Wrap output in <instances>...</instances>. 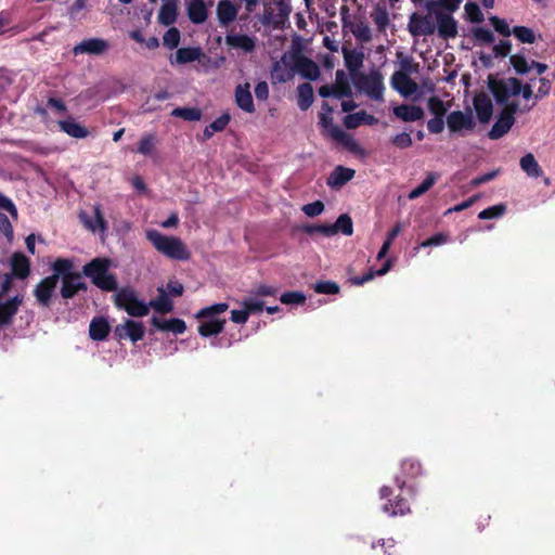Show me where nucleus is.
<instances>
[{
	"label": "nucleus",
	"instance_id": "obj_36",
	"mask_svg": "<svg viewBox=\"0 0 555 555\" xmlns=\"http://www.w3.org/2000/svg\"><path fill=\"white\" fill-rule=\"evenodd\" d=\"M177 20V7L172 2H165L158 12V22L162 25L169 26Z\"/></svg>",
	"mask_w": 555,
	"mask_h": 555
},
{
	"label": "nucleus",
	"instance_id": "obj_3",
	"mask_svg": "<svg viewBox=\"0 0 555 555\" xmlns=\"http://www.w3.org/2000/svg\"><path fill=\"white\" fill-rule=\"evenodd\" d=\"M146 238L162 255L176 260H188L190 251L185 244L177 236H168L157 230H147Z\"/></svg>",
	"mask_w": 555,
	"mask_h": 555
},
{
	"label": "nucleus",
	"instance_id": "obj_4",
	"mask_svg": "<svg viewBox=\"0 0 555 555\" xmlns=\"http://www.w3.org/2000/svg\"><path fill=\"white\" fill-rule=\"evenodd\" d=\"M352 81L356 88L370 99L383 101L385 91L384 76L378 69L372 68L367 73L353 74Z\"/></svg>",
	"mask_w": 555,
	"mask_h": 555
},
{
	"label": "nucleus",
	"instance_id": "obj_30",
	"mask_svg": "<svg viewBox=\"0 0 555 555\" xmlns=\"http://www.w3.org/2000/svg\"><path fill=\"white\" fill-rule=\"evenodd\" d=\"M59 126L62 131L75 139H83L88 137L89 131L81 124L77 122L74 118L69 117L65 120H60Z\"/></svg>",
	"mask_w": 555,
	"mask_h": 555
},
{
	"label": "nucleus",
	"instance_id": "obj_14",
	"mask_svg": "<svg viewBox=\"0 0 555 555\" xmlns=\"http://www.w3.org/2000/svg\"><path fill=\"white\" fill-rule=\"evenodd\" d=\"M293 69L301 77L309 80H315L320 76L318 64L302 55L294 56Z\"/></svg>",
	"mask_w": 555,
	"mask_h": 555
},
{
	"label": "nucleus",
	"instance_id": "obj_8",
	"mask_svg": "<svg viewBox=\"0 0 555 555\" xmlns=\"http://www.w3.org/2000/svg\"><path fill=\"white\" fill-rule=\"evenodd\" d=\"M408 29L414 37L433 35L436 31L435 15L430 11L426 15L413 13L409 20Z\"/></svg>",
	"mask_w": 555,
	"mask_h": 555
},
{
	"label": "nucleus",
	"instance_id": "obj_32",
	"mask_svg": "<svg viewBox=\"0 0 555 555\" xmlns=\"http://www.w3.org/2000/svg\"><path fill=\"white\" fill-rule=\"evenodd\" d=\"M12 275L25 279L29 274V260L22 253H14L11 257Z\"/></svg>",
	"mask_w": 555,
	"mask_h": 555
},
{
	"label": "nucleus",
	"instance_id": "obj_25",
	"mask_svg": "<svg viewBox=\"0 0 555 555\" xmlns=\"http://www.w3.org/2000/svg\"><path fill=\"white\" fill-rule=\"evenodd\" d=\"M474 106L481 122H488L492 116V101L487 94H478L474 99Z\"/></svg>",
	"mask_w": 555,
	"mask_h": 555
},
{
	"label": "nucleus",
	"instance_id": "obj_56",
	"mask_svg": "<svg viewBox=\"0 0 555 555\" xmlns=\"http://www.w3.org/2000/svg\"><path fill=\"white\" fill-rule=\"evenodd\" d=\"M327 132L334 140L343 142L345 144H348L349 141H351L350 135L338 126L331 125Z\"/></svg>",
	"mask_w": 555,
	"mask_h": 555
},
{
	"label": "nucleus",
	"instance_id": "obj_12",
	"mask_svg": "<svg viewBox=\"0 0 555 555\" xmlns=\"http://www.w3.org/2000/svg\"><path fill=\"white\" fill-rule=\"evenodd\" d=\"M225 44L244 53H251L257 46V38L245 34L231 31L225 36Z\"/></svg>",
	"mask_w": 555,
	"mask_h": 555
},
{
	"label": "nucleus",
	"instance_id": "obj_29",
	"mask_svg": "<svg viewBox=\"0 0 555 555\" xmlns=\"http://www.w3.org/2000/svg\"><path fill=\"white\" fill-rule=\"evenodd\" d=\"M189 18L194 24H202L207 20V8L204 0H190L186 3Z\"/></svg>",
	"mask_w": 555,
	"mask_h": 555
},
{
	"label": "nucleus",
	"instance_id": "obj_20",
	"mask_svg": "<svg viewBox=\"0 0 555 555\" xmlns=\"http://www.w3.org/2000/svg\"><path fill=\"white\" fill-rule=\"evenodd\" d=\"M235 103L246 113H254L255 105L250 93V85L248 82L238 85L235 89Z\"/></svg>",
	"mask_w": 555,
	"mask_h": 555
},
{
	"label": "nucleus",
	"instance_id": "obj_40",
	"mask_svg": "<svg viewBox=\"0 0 555 555\" xmlns=\"http://www.w3.org/2000/svg\"><path fill=\"white\" fill-rule=\"evenodd\" d=\"M463 0H433L427 3L428 11L443 10L446 12H455Z\"/></svg>",
	"mask_w": 555,
	"mask_h": 555
},
{
	"label": "nucleus",
	"instance_id": "obj_41",
	"mask_svg": "<svg viewBox=\"0 0 555 555\" xmlns=\"http://www.w3.org/2000/svg\"><path fill=\"white\" fill-rule=\"evenodd\" d=\"M382 509L390 516L404 515L410 511L408 503L403 499L397 500L395 504L391 500H388V503L384 504Z\"/></svg>",
	"mask_w": 555,
	"mask_h": 555
},
{
	"label": "nucleus",
	"instance_id": "obj_26",
	"mask_svg": "<svg viewBox=\"0 0 555 555\" xmlns=\"http://www.w3.org/2000/svg\"><path fill=\"white\" fill-rule=\"evenodd\" d=\"M396 117L403 121L411 122L424 117V111L420 106L402 104L393 108Z\"/></svg>",
	"mask_w": 555,
	"mask_h": 555
},
{
	"label": "nucleus",
	"instance_id": "obj_16",
	"mask_svg": "<svg viewBox=\"0 0 555 555\" xmlns=\"http://www.w3.org/2000/svg\"><path fill=\"white\" fill-rule=\"evenodd\" d=\"M109 48V44L106 40L101 38H90L81 41L77 46L74 47V54H102L106 52Z\"/></svg>",
	"mask_w": 555,
	"mask_h": 555
},
{
	"label": "nucleus",
	"instance_id": "obj_55",
	"mask_svg": "<svg viewBox=\"0 0 555 555\" xmlns=\"http://www.w3.org/2000/svg\"><path fill=\"white\" fill-rule=\"evenodd\" d=\"M538 82H539V87L537 88L535 91L533 90V95H532V98L535 101L541 100L544 96H546L550 93V90H551V82H550L548 79L540 78L538 80Z\"/></svg>",
	"mask_w": 555,
	"mask_h": 555
},
{
	"label": "nucleus",
	"instance_id": "obj_62",
	"mask_svg": "<svg viewBox=\"0 0 555 555\" xmlns=\"http://www.w3.org/2000/svg\"><path fill=\"white\" fill-rule=\"evenodd\" d=\"M231 116L229 113H223L216 120H214L209 126L215 132L222 131L229 124Z\"/></svg>",
	"mask_w": 555,
	"mask_h": 555
},
{
	"label": "nucleus",
	"instance_id": "obj_59",
	"mask_svg": "<svg viewBox=\"0 0 555 555\" xmlns=\"http://www.w3.org/2000/svg\"><path fill=\"white\" fill-rule=\"evenodd\" d=\"M323 210H324V204L320 201L307 204L302 207V211L308 217H317V216L321 215L323 212Z\"/></svg>",
	"mask_w": 555,
	"mask_h": 555
},
{
	"label": "nucleus",
	"instance_id": "obj_54",
	"mask_svg": "<svg viewBox=\"0 0 555 555\" xmlns=\"http://www.w3.org/2000/svg\"><path fill=\"white\" fill-rule=\"evenodd\" d=\"M372 17L379 30H384L389 23L388 13L383 9H376L372 13Z\"/></svg>",
	"mask_w": 555,
	"mask_h": 555
},
{
	"label": "nucleus",
	"instance_id": "obj_61",
	"mask_svg": "<svg viewBox=\"0 0 555 555\" xmlns=\"http://www.w3.org/2000/svg\"><path fill=\"white\" fill-rule=\"evenodd\" d=\"M242 305L248 311V314L260 312L263 309V301L255 298L245 299Z\"/></svg>",
	"mask_w": 555,
	"mask_h": 555
},
{
	"label": "nucleus",
	"instance_id": "obj_53",
	"mask_svg": "<svg viewBox=\"0 0 555 555\" xmlns=\"http://www.w3.org/2000/svg\"><path fill=\"white\" fill-rule=\"evenodd\" d=\"M450 241L449 235L447 233H437L429 237L428 240L421 243L420 247H429V246H441L447 244Z\"/></svg>",
	"mask_w": 555,
	"mask_h": 555
},
{
	"label": "nucleus",
	"instance_id": "obj_21",
	"mask_svg": "<svg viewBox=\"0 0 555 555\" xmlns=\"http://www.w3.org/2000/svg\"><path fill=\"white\" fill-rule=\"evenodd\" d=\"M80 219L85 227L92 232H104L106 230V222L99 206L93 208L91 216H88L86 212H81Z\"/></svg>",
	"mask_w": 555,
	"mask_h": 555
},
{
	"label": "nucleus",
	"instance_id": "obj_17",
	"mask_svg": "<svg viewBox=\"0 0 555 555\" xmlns=\"http://www.w3.org/2000/svg\"><path fill=\"white\" fill-rule=\"evenodd\" d=\"M57 285L56 272H53L52 275L42 280L35 289V296L37 300L43 305L48 306L50 299L55 291Z\"/></svg>",
	"mask_w": 555,
	"mask_h": 555
},
{
	"label": "nucleus",
	"instance_id": "obj_24",
	"mask_svg": "<svg viewBox=\"0 0 555 555\" xmlns=\"http://www.w3.org/2000/svg\"><path fill=\"white\" fill-rule=\"evenodd\" d=\"M514 114L515 113H508V112L504 111V114L492 126V128L489 132V137L493 140H496V139H500L501 137H503L505 133H507L508 130L514 125V121H515V118L513 116Z\"/></svg>",
	"mask_w": 555,
	"mask_h": 555
},
{
	"label": "nucleus",
	"instance_id": "obj_22",
	"mask_svg": "<svg viewBox=\"0 0 555 555\" xmlns=\"http://www.w3.org/2000/svg\"><path fill=\"white\" fill-rule=\"evenodd\" d=\"M354 176V170L337 166L327 178V185L332 189H339Z\"/></svg>",
	"mask_w": 555,
	"mask_h": 555
},
{
	"label": "nucleus",
	"instance_id": "obj_34",
	"mask_svg": "<svg viewBox=\"0 0 555 555\" xmlns=\"http://www.w3.org/2000/svg\"><path fill=\"white\" fill-rule=\"evenodd\" d=\"M374 122H376V118L364 111L349 114L344 119V125L348 129H354L362 124L373 125Z\"/></svg>",
	"mask_w": 555,
	"mask_h": 555
},
{
	"label": "nucleus",
	"instance_id": "obj_39",
	"mask_svg": "<svg viewBox=\"0 0 555 555\" xmlns=\"http://www.w3.org/2000/svg\"><path fill=\"white\" fill-rule=\"evenodd\" d=\"M202 115V111L197 107H177L171 112V116L186 121L201 120Z\"/></svg>",
	"mask_w": 555,
	"mask_h": 555
},
{
	"label": "nucleus",
	"instance_id": "obj_37",
	"mask_svg": "<svg viewBox=\"0 0 555 555\" xmlns=\"http://www.w3.org/2000/svg\"><path fill=\"white\" fill-rule=\"evenodd\" d=\"M520 168L529 177L538 178L542 175V169L531 153L526 154L524 157H521Z\"/></svg>",
	"mask_w": 555,
	"mask_h": 555
},
{
	"label": "nucleus",
	"instance_id": "obj_58",
	"mask_svg": "<svg viewBox=\"0 0 555 555\" xmlns=\"http://www.w3.org/2000/svg\"><path fill=\"white\" fill-rule=\"evenodd\" d=\"M401 468H402V472L404 475L411 476V477H414V476H417L418 474H421V469H422L420 463L416 461H412V460L404 461L401 465Z\"/></svg>",
	"mask_w": 555,
	"mask_h": 555
},
{
	"label": "nucleus",
	"instance_id": "obj_63",
	"mask_svg": "<svg viewBox=\"0 0 555 555\" xmlns=\"http://www.w3.org/2000/svg\"><path fill=\"white\" fill-rule=\"evenodd\" d=\"M392 143L399 149H406L412 144V138L409 133H399L392 138Z\"/></svg>",
	"mask_w": 555,
	"mask_h": 555
},
{
	"label": "nucleus",
	"instance_id": "obj_60",
	"mask_svg": "<svg viewBox=\"0 0 555 555\" xmlns=\"http://www.w3.org/2000/svg\"><path fill=\"white\" fill-rule=\"evenodd\" d=\"M492 26L494 29L500 33L503 36H509L512 34L509 29V25L505 20H501L499 17H491L490 18Z\"/></svg>",
	"mask_w": 555,
	"mask_h": 555
},
{
	"label": "nucleus",
	"instance_id": "obj_50",
	"mask_svg": "<svg viewBox=\"0 0 555 555\" xmlns=\"http://www.w3.org/2000/svg\"><path fill=\"white\" fill-rule=\"evenodd\" d=\"M505 210L506 206L504 204H499L483 209L479 212L478 217L482 220L499 218L505 212Z\"/></svg>",
	"mask_w": 555,
	"mask_h": 555
},
{
	"label": "nucleus",
	"instance_id": "obj_19",
	"mask_svg": "<svg viewBox=\"0 0 555 555\" xmlns=\"http://www.w3.org/2000/svg\"><path fill=\"white\" fill-rule=\"evenodd\" d=\"M344 60L347 69L350 72L351 78L353 74L360 73L359 69L363 66L364 52L358 49H343Z\"/></svg>",
	"mask_w": 555,
	"mask_h": 555
},
{
	"label": "nucleus",
	"instance_id": "obj_64",
	"mask_svg": "<svg viewBox=\"0 0 555 555\" xmlns=\"http://www.w3.org/2000/svg\"><path fill=\"white\" fill-rule=\"evenodd\" d=\"M0 231L11 240L13 237V229L8 216L0 211Z\"/></svg>",
	"mask_w": 555,
	"mask_h": 555
},
{
	"label": "nucleus",
	"instance_id": "obj_35",
	"mask_svg": "<svg viewBox=\"0 0 555 555\" xmlns=\"http://www.w3.org/2000/svg\"><path fill=\"white\" fill-rule=\"evenodd\" d=\"M90 337L94 340H103L109 333V324L103 318L93 319L90 323Z\"/></svg>",
	"mask_w": 555,
	"mask_h": 555
},
{
	"label": "nucleus",
	"instance_id": "obj_27",
	"mask_svg": "<svg viewBox=\"0 0 555 555\" xmlns=\"http://www.w3.org/2000/svg\"><path fill=\"white\" fill-rule=\"evenodd\" d=\"M158 296L151 300L147 306L150 309H154L158 313H169L173 310V302L169 298L165 287L160 286L157 288Z\"/></svg>",
	"mask_w": 555,
	"mask_h": 555
},
{
	"label": "nucleus",
	"instance_id": "obj_9",
	"mask_svg": "<svg viewBox=\"0 0 555 555\" xmlns=\"http://www.w3.org/2000/svg\"><path fill=\"white\" fill-rule=\"evenodd\" d=\"M447 125L451 132L465 134L475 128L476 122L470 111H454L448 115Z\"/></svg>",
	"mask_w": 555,
	"mask_h": 555
},
{
	"label": "nucleus",
	"instance_id": "obj_1",
	"mask_svg": "<svg viewBox=\"0 0 555 555\" xmlns=\"http://www.w3.org/2000/svg\"><path fill=\"white\" fill-rule=\"evenodd\" d=\"M535 77L529 78L526 85H522L517 78H506L490 83V89L498 104L504 106V111L516 113L518 111H529L534 105H524L520 107L517 103V96L521 95L525 101H529L533 95Z\"/></svg>",
	"mask_w": 555,
	"mask_h": 555
},
{
	"label": "nucleus",
	"instance_id": "obj_28",
	"mask_svg": "<svg viewBox=\"0 0 555 555\" xmlns=\"http://www.w3.org/2000/svg\"><path fill=\"white\" fill-rule=\"evenodd\" d=\"M22 304V298L15 296L5 302L0 301V325H7L11 323L12 318L18 310L20 305Z\"/></svg>",
	"mask_w": 555,
	"mask_h": 555
},
{
	"label": "nucleus",
	"instance_id": "obj_48",
	"mask_svg": "<svg viewBox=\"0 0 555 555\" xmlns=\"http://www.w3.org/2000/svg\"><path fill=\"white\" fill-rule=\"evenodd\" d=\"M163 43L168 49H175L180 43V31L176 27L169 28L163 36Z\"/></svg>",
	"mask_w": 555,
	"mask_h": 555
},
{
	"label": "nucleus",
	"instance_id": "obj_43",
	"mask_svg": "<svg viewBox=\"0 0 555 555\" xmlns=\"http://www.w3.org/2000/svg\"><path fill=\"white\" fill-rule=\"evenodd\" d=\"M335 89V98L341 99L345 96H351V87L347 79L345 78V75L343 72L336 73V83L333 85Z\"/></svg>",
	"mask_w": 555,
	"mask_h": 555
},
{
	"label": "nucleus",
	"instance_id": "obj_2",
	"mask_svg": "<svg viewBox=\"0 0 555 555\" xmlns=\"http://www.w3.org/2000/svg\"><path fill=\"white\" fill-rule=\"evenodd\" d=\"M53 272H56L57 282L62 281L61 295L63 298L74 297L78 291L86 288L83 279L74 268L69 259L59 258L52 264Z\"/></svg>",
	"mask_w": 555,
	"mask_h": 555
},
{
	"label": "nucleus",
	"instance_id": "obj_7",
	"mask_svg": "<svg viewBox=\"0 0 555 555\" xmlns=\"http://www.w3.org/2000/svg\"><path fill=\"white\" fill-rule=\"evenodd\" d=\"M115 305L124 309L131 317H145L150 312V306L138 299L131 288H122L115 294Z\"/></svg>",
	"mask_w": 555,
	"mask_h": 555
},
{
	"label": "nucleus",
	"instance_id": "obj_47",
	"mask_svg": "<svg viewBox=\"0 0 555 555\" xmlns=\"http://www.w3.org/2000/svg\"><path fill=\"white\" fill-rule=\"evenodd\" d=\"M402 227L400 224H397L388 234H387V238L386 241L384 242L380 250L378 251L377 254V259L378 260H382L386 255L387 253L389 251L390 249V246L392 244V241L397 237V235L400 233Z\"/></svg>",
	"mask_w": 555,
	"mask_h": 555
},
{
	"label": "nucleus",
	"instance_id": "obj_6",
	"mask_svg": "<svg viewBox=\"0 0 555 555\" xmlns=\"http://www.w3.org/2000/svg\"><path fill=\"white\" fill-rule=\"evenodd\" d=\"M109 264L108 259L96 258L83 267V273L101 289L114 291L117 282L114 275L108 273Z\"/></svg>",
	"mask_w": 555,
	"mask_h": 555
},
{
	"label": "nucleus",
	"instance_id": "obj_18",
	"mask_svg": "<svg viewBox=\"0 0 555 555\" xmlns=\"http://www.w3.org/2000/svg\"><path fill=\"white\" fill-rule=\"evenodd\" d=\"M216 13L220 25L228 26L236 20L238 7L231 0H220L217 4Z\"/></svg>",
	"mask_w": 555,
	"mask_h": 555
},
{
	"label": "nucleus",
	"instance_id": "obj_38",
	"mask_svg": "<svg viewBox=\"0 0 555 555\" xmlns=\"http://www.w3.org/2000/svg\"><path fill=\"white\" fill-rule=\"evenodd\" d=\"M298 106L300 109H308L313 102V89L310 83H301L298 86Z\"/></svg>",
	"mask_w": 555,
	"mask_h": 555
},
{
	"label": "nucleus",
	"instance_id": "obj_49",
	"mask_svg": "<svg viewBox=\"0 0 555 555\" xmlns=\"http://www.w3.org/2000/svg\"><path fill=\"white\" fill-rule=\"evenodd\" d=\"M428 109L435 116L443 117L448 111V107L446 106L444 102L441 99L437 96H431L428 100Z\"/></svg>",
	"mask_w": 555,
	"mask_h": 555
},
{
	"label": "nucleus",
	"instance_id": "obj_45",
	"mask_svg": "<svg viewBox=\"0 0 555 555\" xmlns=\"http://www.w3.org/2000/svg\"><path fill=\"white\" fill-rule=\"evenodd\" d=\"M512 34L524 43H533L535 41L534 31L531 28L525 26L514 27Z\"/></svg>",
	"mask_w": 555,
	"mask_h": 555
},
{
	"label": "nucleus",
	"instance_id": "obj_5",
	"mask_svg": "<svg viewBox=\"0 0 555 555\" xmlns=\"http://www.w3.org/2000/svg\"><path fill=\"white\" fill-rule=\"evenodd\" d=\"M228 308L229 306L227 304L220 302L199 310L195 317L197 319H205V321L198 326V333L204 337L221 333L223 331L225 320L220 319L218 315L225 312Z\"/></svg>",
	"mask_w": 555,
	"mask_h": 555
},
{
	"label": "nucleus",
	"instance_id": "obj_51",
	"mask_svg": "<svg viewBox=\"0 0 555 555\" xmlns=\"http://www.w3.org/2000/svg\"><path fill=\"white\" fill-rule=\"evenodd\" d=\"M465 14L470 22L478 23L483 20V15L477 3L468 1L465 7Z\"/></svg>",
	"mask_w": 555,
	"mask_h": 555
},
{
	"label": "nucleus",
	"instance_id": "obj_52",
	"mask_svg": "<svg viewBox=\"0 0 555 555\" xmlns=\"http://www.w3.org/2000/svg\"><path fill=\"white\" fill-rule=\"evenodd\" d=\"M280 300L282 304H285V305H292V304L299 305V304L305 302L306 297L300 292H287L281 296Z\"/></svg>",
	"mask_w": 555,
	"mask_h": 555
},
{
	"label": "nucleus",
	"instance_id": "obj_23",
	"mask_svg": "<svg viewBox=\"0 0 555 555\" xmlns=\"http://www.w3.org/2000/svg\"><path fill=\"white\" fill-rule=\"evenodd\" d=\"M151 323L159 331L183 334L186 330L185 322L181 319L162 320L157 317L151 319Z\"/></svg>",
	"mask_w": 555,
	"mask_h": 555
},
{
	"label": "nucleus",
	"instance_id": "obj_42",
	"mask_svg": "<svg viewBox=\"0 0 555 555\" xmlns=\"http://www.w3.org/2000/svg\"><path fill=\"white\" fill-rule=\"evenodd\" d=\"M333 235L341 232L345 235H351L353 232L352 220L348 215H340L334 224H331Z\"/></svg>",
	"mask_w": 555,
	"mask_h": 555
},
{
	"label": "nucleus",
	"instance_id": "obj_44",
	"mask_svg": "<svg viewBox=\"0 0 555 555\" xmlns=\"http://www.w3.org/2000/svg\"><path fill=\"white\" fill-rule=\"evenodd\" d=\"M437 178H438L437 173L429 172L427 175L426 179L417 188H415L414 190H412L409 193L408 197L410 199H415V198L420 197L435 184Z\"/></svg>",
	"mask_w": 555,
	"mask_h": 555
},
{
	"label": "nucleus",
	"instance_id": "obj_46",
	"mask_svg": "<svg viewBox=\"0 0 555 555\" xmlns=\"http://www.w3.org/2000/svg\"><path fill=\"white\" fill-rule=\"evenodd\" d=\"M155 141L153 134L143 135L138 144V152L144 156L151 155L155 149Z\"/></svg>",
	"mask_w": 555,
	"mask_h": 555
},
{
	"label": "nucleus",
	"instance_id": "obj_31",
	"mask_svg": "<svg viewBox=\"0 0 555 555\" xmlns=\"http://www.w3.org/2000/svg\"><path fill=\"white\" fill-rule=\"evenodd\" d=\"M199 56L201 50L198 48H180L175 55H170L169 62L172 65L188 64L197 61Z\"/></svg>",
	"mask_w": 555,
	"mask_h": 555
},
{
	"label": "nucleus",
	"instance_id": "obj_10",
	"mask_svg": "<svg viewBox=\"0 0 555 555\" xmlns=\"http://www.w3.org/2000/svg\"><path fill=\"white\" fill-rule=\"evenodd\" d=\"M435 15L436 30L443 39L455 38L457 35V22L452 13L443 10L430 11Z\"/></svg>",
	"mask_w": 555,
	"mask_h": 555
},
{
	"label": "nucleus",
	"instance_id": "obj_13",
	"mask_svg": "<svg viewBox=\"0 0 555 555\" xmlns=\"http://www.w3.org/2000/svg\"><path fill=\"white\" fill-rule=\"evenodd\" d=\"M391 87L402 96L408 98L417 92L418 86L404 72H396L391 76Z\"/></svg>",
	"mask_w": 555,
	"mask_h": 555
},
{
	"label": "nucleus",
	"instance_id": "obj_33",
	"mask_svg": "<svg viewBox=\"0 0 555 555\" xmlns=\"http://www.w3.org/2000/svg\"><path fill=\"white\" fill-rule=\"evenodd\" d=\"M347 26L349 27V30L352 33L354 38L361 43H367L372 40V29L365 22L356 20L348 23Z\"/></svg>",
	"mask_w": 555,
	"mask_h": 555
},
{
	"label": "nucleus",
	"instance_id": "obj_15",
	"mask_svg": "<svg viewBox=\"0 0 555 555\" xmlns=\"http://www.w3.org/2000/svg\"><path fill=\"white\" fill-rule=\"evenodd\" d=\"M511 64L516 73L520 75L530 74L531 72H535L537 75H542L547 68L543 63L529 61L525 56L518 54L511 56Z\"/></svg>",
	"mask_w": 555,
	"mask_h": 555
},
{
	"label": "nucleus",
	"instance_id": "obj_57",
	"mask_svg": "<svg viewBox=\"0 0 555 555\" xmlns=\"http://www.w3.org/2000/svg\"><path fill=\"white\" fill-rule=\"evenodd\" d=\"M314 291L319 294H337L339 286L334 282H319L314 285Z\"/></svg>",
	"mask_w": 555,
	"mask_h": 555
},
{
	"label": "nucleus",
	"instance_id": "obj_11",
	"mask_svg": "<svg viewBox=\"0 0 555 555\" xmlns=\"http://www.w3.org/2000/svg\"><path fill=\"white\" fill-rule=\"evenodd\" d=\"M115 334L120 339L129 338L131 341L137 343L144 337L145 330L141 322L126 320L125 323L118 324L115 327Z\"/></svg>",
	"mask_w": 555,
	"mask_h": 555
}]
</instances>
